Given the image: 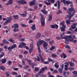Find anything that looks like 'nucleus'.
Here are the masks:
<instances>
[{
  "label": "nucleus",
  "instance_id": "nucleus-1",
  "mask_svg": "<svg viewBox=\"0 0 77 77\" xmlns=\"http://www.w3.org/2000/svg\"><path fill=\"white\" fill-rule=\"evenodd\" d=\"M43 43H44L43 45V47L44 48L45 50H47V45H48V43H46L45 41L39 39L38 42L37 43V45L38 46V51L39 53H41V48H40V45Z\"/></svg>",
  "mask_w": 77,
  "mask_h": 77
},
{
  "label": "nucleus",
  "instance_id": "nucleus-2",
  "mask_svg": "<svg viewBox=\"0 0 77 77\" xmlns=\"http://www.w3.org/2000/svg\"><path fill=\"white\" fill-rule=\"evenodd\" d=\"M75 11H74V12H73L72 13V14L71 15H67V17L69 19V20H66V24L67 25H69V24H71V21L69 20H70L71 19V17L74 16V14H75Z\"/></svg>",
  "mask_w": 77,
  "mask_h": 77
},
{
  "label": "nucleus",
  "instance_id": "nucleus-3",
  "mask_svg": "<svg viewBox=\"0 0 77 77\" xmlns=\"http://www.w3.org/2000/svg\"><path fill=\"white\" fill-rule=\"evenodd\" d=\"M18 27H19V26H18V25L17 24H15L12 26V29H13V30L14 33H15L16 32H19V29L17 28H18Z\"/></svg>",
  "mask_w": 77,
  "mask_h": 77
},
{
  "label": "nucleus",
  "instance_id": "nucleus-4",
  "mask_svg": "<svg viewBox=\"0 0 77 77\" xmlns=\"http://www.w3.org/2000/svg\"><path fill=\"white\" fill-rule=\"evenodd\" d=\"M65 32H63L60 35L61 39H71L72 38V36L71 35H66L65 36ZM63 36H65L63 37Z\"/></svg>",
  "mask_w": 77,
  "mask_h": 77
},
{
  "label": "nucleus",
  "instance_id": "nucleus-5",
  "mask_svg": "<svg viewBox=\"0 0 77 77\" xmlns=\"http://www.w3.org/2000/svg\"><path fill=\"white\" fill-rule=\"evenodd\" d=\"M25 0H22L21 1H19L18 0H16V2L18 3H21L23 5H25L27 4V2L26 1H24Z\"/></svg>",
  "mask_w": 77,
  "mask_h": 77
},
{
  "label": "nucleus",
  "instance_id": "nucleus-6",
  "mask_svg": "<svg viewBox=\"0 0 77 77\" xmlns=\"http://www.w3.org/2000/svg\"><path fill=\"white\" fill-rule=\"evenodd\" d=\"M16 47H17V45H16V44H13L11 46H10V47H8V50L12 51L13 49L15 48H16Z\"/></svg>",
  "mask_w": 77,
  "mask_h": 77
},
{
  "label": "nucleus",
  "instance_id": "nucleus-7",
  "mask_svg": "<svg viewBox=\"0 0 77 77\" xmlns=\"http://www.w3.org/2000/svg\"><path fill=\"white\" fill-rule=\"evenodd\" d=\"M8 20H6L5 22L3 23V25L4 26H5V25H7L9 23H10L11 21V18L8 17Z\"/></svg>",
  "mask_w": 77,
  "mask_h": 77
},
{
  "label": "nucleus",
  "instance_id": "nucleus-8",
  "mask_svg": "<svg viewBox=\"0 0 77 77\" xmlns=\"http://www.w3.org/2000/svg\"><path fill=\"white\" fill-rule=\"evenodd\" d=\"M74 8H69L68 11H67V12L68 14H69V15H71V12L72 11H74Z\"/></svg>",
  "mask_w": 77,
  "mask_h": 77
},
{
  "label": "nucleus",
  "instance_id": "nucleus-9",
  "mask_svg": "<svg viewBox=\"0 0 77 77\" xmlns=\"http://www.w3.org/2000/svg\"><path fill=\"white\" fill-rule=\"evenodd\" d=\"M29 5L30 6H35V5H36V0H33L30 2Z\"/></svg>",
  "mask_w": 77,
  "mask_h": 77
},
{
  "label": "nucleus",
  "instance_id": "nucleus-10",
  "mask_svg": "<svg viewBox=\"0 0 77 77\" xmlns=\"http://www.w3.org/2000/svg\"><path fill=\"white\" fill-rule=\"evenodd\" d=\"M65 44H69V41H70V42H71V41H72L73 40H74V38H72V39H65Z\"/></svg>",
  "mask_w": 77,
  "mask_h": 77
},
{
  "label": "nucleus",
  "instance_id": "nucleus-11",
  "mask_svg": "<svg viewBox=\"0 0 77 77\" xmlns=\"http://www.w3.org/2000/svg\"><path fill=\"white\" fill-rule=\"evenodd\" d=\"M50 27L52 29H55V28H57V29L58 27V26L57 25L55 24V25H50Z\"/></svg>",
  "mask_w": 77,
  "mask_h": 77
},
{
  "label": "nucleus",
  "instance_id": "nucleus-12",
  "mask_svg": "<svg viewBox=\"0 0 77 77\" xmlns=\"http://www.w3.org/2000/svg\"><path fill=\"white\" fill-rule=\"evenodd\" d=\"M41 23L42 26L44 27L45 26V19L43 20H41Z\"/></svg>",
  "mask_w": 77,
  "mask_h": 77
},
{
  "label": "nucleus",
  "instance_id": "nucleus-13",
  "mask_svg": "<svg viewBox=\"0 0 77 77\" xmlns=\"http://www.w3.org/2000/svg\"><path fill=\"white\" fill-rule=\"evenodd\" d=\"M46 1H48V2H49V3H48L47 1H44V3H45L46 5H51V3L50 2V0H46Z\"/></svg>",
  "mask_w": 77,
  "mask_h": 77
},
{
  "label": "nucleus",
  "instance_id": "nucleus-14",
  "mask_svg": "<svg viewBox=\"0 0 77 77\" xmlns=\"http://www.w3.org/2000/svg\"><path fill=\"white\" fill-rule=\"evenodd\" d=\"M13 2V0H10L8 2V3H6V5L7 6H8V5H11L12 3Z\"/></svg>",
  "mask_w": 77,
  "mask_h": 77
},
{
  "label": "nucleus",
  "instance_id": "nucleus-15",
  "mask_svg": "<svg viewBox=\"0 0 77 77\" xmlns=\"http://www.w3.org/2000/svg\"><path fill=\"white\" fill-rule=\"evenodd\" d=\"M45 71V69L44 68H42L41 70L38 72V74H40L41 73H43Z\"/></svg>",
  "mask_w": 77,
  "mask_h": 77
},
{
  "label": "nucleus",
  "instance_id": "nucleus-16",
  "mask_svg": "<svg viewBox=\"0 0 77 77\" xmlns=\"http://www.w3.org/2000/svg\"><path fill=\"white\" fill-rule=\"evenodd\" d=\"M6 60L5 59L0 60V62H2V64L5 63H6Z\"/></svg>",
  "mask_w": 77,
  "mask_h": 77
},
{
  "label": "nucleus",
  "instance_id": "nucleus-17",
  "mask_svg": "<svg viewBox=\"0 0 77 77\" xmlns=\"http://www.w3.org/2000/svg\"><path fill=\"white\" fill-rule=\"evenodd\" d=\"M77 23H73V24L72 25V29H74L76 28V24H77Z\"/></svg>",
  "mask_w": 77,
  "mask_h": 77
},
{
  "label": "nucleus",
  "instance_id": "nucleus-18",
  "mask_svg": "<svg viewBox=\"0 0 77 77\" xmlns=\"http://www.w3.org/2000/svg\"><path fill=\"white\" fill-rule=\"evenodd\" d=\"M48 18V20L49 21H51L52 20V15L51 14H49Z\"/></svg>",
  "mask_w": 77,
  "mask_h": 77
},
{
  "label": "nucleus",
  "instance_id": "nucleus-19",
  "mask_svg": "<svg viewBox=\"0 0 77 77\" xmlns=\"http://www.w3.org/2000/svg\"><path fill=\"white\" fill-rule=\"evenodd\" d=\"M39 56L42 62H44V60L43 59V58H42V55L41 54H39Z\"/></svg>",
  "mask_w": 77,
  "mask_h": 77
},
{
  "label": "nucleus",
  "instance_id": "nucleus-20",
  "mask_svg": "<svg viewBox=\"0 0 77 77\" xmlns=\"http://www.w3.org/2000/svg\"><path fill=\"white\" fill-rule=\"evenodd\" d=\"M41 34L40 33H38L36 36V39H38V38H39L41 37Z\"/></svg>",
  "mask_w": 77,
  "mask_h": 77
},
{
  "label": "nucleus",
  "instance_id": "nucleus-21",
  "mask_svg": "<svg viewBox=\"0 0 77 77\" xmlns=\"http://www.w3.org/2000/svg\"><path fill=\"white\" fill-rule=\"evenodd\" d=\"M35 26H36V25H35V24H34V25H32L31 27V28L32 30L34 31L36 30V27Z\"/></svg>",
  "mask_w": 77,
  "mask_h": 77
},
{
  "label": "nucleus",
  "instance_id": "nucleus-22",
  "mask_svg": "<svg viewBox=\"0 0 77 77\" xmlns=\"http://www.w3.org/2000/svg\"><path fill=\"white\" fill-rule=\"evenodd\" d=\"M41 12L43 13L45 15H46V14L48 13V12L47 11H45V10H43L41 11Z\"/></svg>",
  "mask_w": 77,
  "mask_h": 77
},
{
  "label": "nucleus",
  "instance_id": "nucleus-23",
  "mask_svg": "<svg viewBox=\"0 0 77 77\" xmlns=\"http://www.w3.org/2000/svg\"><path fill=\"white\" fill-rule=\"evenodd\" d=\"M35 59L34 60L35 61H36V60H37L38 62H40V57H39V56H37V59L36 57H35Z\"/></svg>",
  "mask_w": 77,
  "mask_h": 77
},
{
  "label": "nucleus",
  "instance_id": "nucleus-24",
  "mask_svg": "<svg viewBox=\"0 0 77 77\" xmlns=\"http://www.w3.org/2000/svg\"><path fill=\"white\" fill-rule=\"evenodd\" d=\"M68 63L70 64V66H73L74 65V63H73L72 62H70L69 61L68 62Z\"/></svg>",
  "mask_w": 77,
  "mask_h": 77
},
{
  "label": "nucleus",
  "instance_id": "nucleus-25",
  "mask_svg": "<svg viewBox=\"0 0 77 77\" xmlns=\"http://www.w3.org/2000/svg\"><path fill=\"white\" fill-rule=\"evenodd\" d=\"M40 16H41V20H44V19H45V18H44V15H42V14L40 13Z\"/></svg>",
  "mask_w": 77,
  "mask_h": 77
},
{
  "label": "nucleus",
  "instance_id": "nucleus-26",
  "mask_svg": "<svg viewBox=\"0 0 77 77\" xmlns=\"http://www.w3.org/2000/svg\"><path fill=\"white\" fill-rule=\"evenodd\" d=\"M13 17L14 18L15 20H17L18 18V15H13Z\"/></svg>",
  "mask_w": 77,
  "mask_h": 77
},
{
  "label": "nucleus",
  "instance_id": "nucleus-27",
  "mask_svg": "<svg viewBox=\"0 0 77 77\" xmlns=\"http://www.w3.org/2000/svg\"><path fill=\"white\" fill-rule=\"evenodd\" d=\"M58 71L59 72L60 74H62V72H63V69L59 68L58 69Z\"/></svg>",
  "mask_w": 77,
  "mask_h": 77
},
{
  "label": "nucleus",
  "instance_id": "nucleus-28",
  "mask_svg": "<svg viewBox=\"0 0 77 77\" xmlns=\"http://www.w3.org/2000/svg\"><path fill=\"white\" fill-rule=\"evenodd\" d=\"M66 3L67 5H69V4H72V2L69 1H66Z\"/></svg>",
  "mask_w": 77,
  "mask_h": 77
},
{
  "label": "nucleus",
  "instance_id": "nucleus-29",
  "mask_svg": "<svg viewBox=\"0 0 77 77\" xmlns=\"http://www.w3.org/2000/svg\"><path fill=\"white\" fill-rule=\"evenodd\" d=\"M3 42H5V44H8L9 43L7 41L6 39H4L2 41Z\"/></svg>",
  "mask_w": 77,
  "mask_h": 77
},
{
  "label": "nucleus",
  "instance_id": "nucleus-30",
  "mask_svg": "<svg viewBox=\"0 0 77 77\" xmlns=\"http://www.w3.org/2000/svg\"><path fill=\"white\" fill-rule=\"evenodd\" d=\"M54 66L56 68H58L59 67V65L57 64V63H56L54 65Z\"/></svg>",
  "mask_w": 77,
  "mask_h": 77
},
{
  "label": "nucleus",
  "instance_id": "nucleus-31",
  "mask_svg": "<svg viewBox=\"0 0 77 77\" xmlns=\"http://www.w3.org/2000/svg\"><path fill=\"white\" fill-rule=\"evenodd\" d=\"M60 29L62 32H65V28H63V27H60Z\"/></svg>",
  "mask_w": 77,
  "mask_h": 77
},
{
  "label": "nucleus",
  "instance_id": "nucleus-32",
  "mask_svg": "<svg viewBox=\"0 0 77 77\" xmlns=\"http://www.w3.org/2000/svg\"><path fill=\"white\" fill-rule=\"evenodd\" d=\"M5 55V53L4 52H2L1 53V54L0 55V58H2V57H3Z\"/></svg>",
  "mask_w": 77,
  "mask_h": 77
},
{
  "label": "nucleus",
  "instance_id": "nucleus-33",
  "mask_svg": "<svg viewBox=\"0 0 77 77\" xmlns=\"http://www.w3.org/2000/svg\"><path fill=\"white\" fill-rule=\"evenodd\" d=\"M20 24L22 26V27H28V26L24 24L21 23Z\"/></svg>",
  "mask_w": 77,
  "mask_h": 77
},
{
  "label": "nucleus",
  "instance_id": "nucleus-34",
  "mask_svg": "<svg viewBox=\"0 0 77 77\" xmlns=\"http://www.w3.org/2000/svg\"><path fill=\"white\" fill-rule=\"evenodd\" d=\"M54 48H55V46H52L51 47V48H50V50H51V51H52V50H53Z\"/></svg>",
  "mask_w": 77,
  "mask_h": 77
},
{
  "label": "nucleus",
  "instance_id": "nucleus-35",
  "mask_svg": "<svg viewBox=\"0 0 77 77\" xmlns=\"http://www.w3.org/2000/svg\"><path fill=\"white\" fill-rule=\"evenodd\" d=\"M20 15H21V16H22V17H26V14H20Z\"/></svg>",
  "mask_w": 77,
  "mask_h": 77
},
{
  "label": "nucleus",
  "instance_id": "nucleus-36",
  "mask_svg": "<svg viewBox=\"0 0 77 77\" xmlns=\"http://www.w3.org/2000/svg\"><path fill=\"white\" fill-rule=\"evenodd\" d=\"M1 69H2V70H3V71H5V68L3 66H1L0 67Z\"/></svg>",
  "mask_w": 77,
  "mask_h": 77
},
{
  "label": "nucleus",
  "instance_id": "nucleus-37",
  "mask_svg": "<svg viewBox=\"0 0 77 77\" xmlns=\"http://www.w3.org/2000/svg\"><path fill=\"white\" fill-rule=\"evenodd\" d=\"M51 56L53 57H54V58H55L57 57V55H56V54H52Z\"/></svg>",
  "mask_w": 77,
  "mask_h": 77
},
{
  "label": "nucleus",
  "instance_id": "nucleus-38",
  "mask_svg": "<svg viewBox=\"0 0 77 77\" xmlns=\"http://www.w3.org/2000/svg\"><path fill=\"white\" fill-rule=\"evenodd\" d=\"M68 70H69V71H71V70H74V68L73 67L71 68V67H69L68 68Z\"/></svg>",
  "mask_w": 77,
  "mask_h": 77
},
{
  "label": "nucleus",
  "instance_id": "nucleus-39",
  "mask_svg": "<svg viewBox=\"0 0 77 77\" xmlns=\"http://www.w3.org/2000/svg\"><path fill=\"white\" fill-rule=\"evenodd\" d=\"M29 68V65H26L25 66H24L23 68L25 69H27V68Z\"/></svg>",
  "mask_w": 77,
  "mask_h": 77
},
{
  "label": "nucleus",
  "instance_id": "nucleus-40",
  "mask_svg": "<svg viewBox=\"0 0 77 77\" xmlns=\"http://www.w3.org/2000/svg\"><path fill=\"white\" fill-rule=\"evenodd\" d=\"M54 41L52 40L51 41H50L49 42V44L50 45H51L52 44H54Z\"/></svg>",
  "mask_w": 77,
  "mask_h": 77
},
{
  "label": "nucleus",
  "instance_id": "nucleus-41",
  "mask_svg": "<svg viewBox=\"0 0 77 77\" xmlns=\"http://www.w3.org/2000/svg\"><path fill=\"white\" fill-rule=\"evenodd\" d=\"M33 48H30V49L29 50V53H31L33 51Z\"/></svg>",
  "mask_w": 77,
  "mask_h": 77
},
{
  "label": "nucleus",
  "instance_id": "nucleus-42",
  "mask_svg": "<svg viewBox=\"0 0 77 77\" xmlns=\"http://www.w3.org/2000/svg\"><path fill=\"white\" fill-rule=\"evenodd\" d=\"M48 62H53V59H51L49 58H48Z\"/></svg>",
  "mask_w": 77,
  "mask_h": 77
},
{
  "label": "nucleus",
  "instance_id": "nucleus-43",
  "mask_svg": "<svg viewBox=\"0 0 77 77\" xmlns=\"http://www.w3.org/2000/svg\"><path fill=\"white\" fill-rule=\"evenodd\" d=\"M62 14V12L60 10H59L57 12V14Z\"/></svg>",
  "mask_w": 77,
  "mask_h": 77
},
{
  "label": "nucleus",
  "instance_id": "nucleus-44",
  "mask_svg": "<svg viewBox=\"0 0 77 77\" xmlns=\"http://www.w3.org/2000/svg\"><path fill=\"white\" fill-rule=\"evenodd\" d=\"M63 59H65L66 57H67V56H66V55H65V54L64 53H63Z\"/></svg>",
  "mask_w": 77,
  "mask_h": 77
},
{
  "label": "nucleus",
  "instance_id": "nucleus-45",
  "mask_svg": "<svg viewBox=\"0 0 77 77\" xmlns=\"http://www.w3.org/2000/svg\"><path fill=\"white\" fill-rule=\"evenodd\" d=\"M66 48H68V49H70V47L68 45H65Z\"/></svg>",
  "mask_w": 77,
  "mask_h": 77
},
{
  "label": "nucleus",
  "instance_id": "nucleus-46",
  "mask_svg": "<svg viewBox=\"0 0 77 77\" xmlns=\"http://www.w3.org/2000/svg\"><path fill=\"white\" fill-rule=\"evenodd\" d=\"M72 73L74 75H77V71H74L72 72Z\"/></svg>",
  "mask_w": 77,
  "mask_h": 77
},
{
  "label": "nucleus",
  "instance_id": "nucleus-47",
  "mask_svg": "<svg viewBox=\"0 0 77 77\" xmlns=\"http://www.w3.org/2000/svg\"><path fill=\"white\" fill-rule=\"evenodd\" d=\"M65 64V67H66V68L68 67V63L66 62L64 63V64Z\"/></svg>",
  "mask_w": 77,
  "mask_h": 77
},
{
  "label": "nucleus",
  "instance_id": "nucleus-48",
  "mask_svg": "<svg viewBox=\"0 0 77 77\" xmlns=\"http://www.w3.org/2000/svg\"><path fill=\"white\" fill-rule=\"evenodd\" d=\"M12 75H17V73L15 72H13L12 73Z\"/></svg>",
  "mask_w": 77,
  "mask_h": 77
},
{
  "label": "nucleus",
  "instance_id": "nucleus-49",
  "mask_svg": "<svg viewBox=\"0 0 77 77\" xmlns=\"http://www.w3.org/2000/svg\"><path fill=\"white\" fill-rule=\"evenodd\" d=\"M30 48H33V43L30 44Z\"/></svg>",
  "mask_w": 77,
  "mask_h": 77
},
{
  "label": "nucleus",
  "instance_id": "nucleus-50",
  "mask_svg": "<svg viewBox=\"0 0 77 77\" xmlns=\"http://www.w3.org/2000/svg\"><path fill=\"white\" fill-rule=\"evenodd\" d=\"M29 24H31V23H33V21L31 20H30L28 22Z\"/></svg>",
  "mask_w": 77,
  "mask_h": 77
},
{
  "label": "nucleus",
  "instance_id": "nucleus-51",
  "mask_svg": "<svg viewBox=\"0 0 77 77\" xmlns=\"http://www.w3.org/2000/svg\"><path fill=\"white\" fill-rule=\"evenodd\" d=\"M64 24H65V21H63L62 22L60 23V25H62V26L64 25Z\"/></svg>",
  "mask_w": 77,
  "mask_h": 77
},
{
  "label": "nucleus",
  "instance_id": "nucleus-52",
  "mask_svg": "<svg viewBox=\"0 0 77 77\" xmlns=\"http://www.w3.org/2000/svg\"><path fill=\"white\" fill-rule=\"evenodd\" d=\"M27 62H28V63H29V64H31V60H27Z\"/></svg>",
  "mask_w": 77,
  "mask_h": 77
},
{
  "label": "nucleus",
  "instance_id": "nucleus-53",
  "mask_svg": "<svg viewBox=\"0 0 77 77\" xmlns=\"http://www.w3.org/2000/svg\"><path fill=\"white\" fill-rule=\"evenodd\" d=\"M43 63L44 64H49V63L48 61H44Z\"/></svg>",
  "mask_w": 77,
  "mask_h": 77
},
{
  "label": "nucleus",
  "instance_id": "nucleus-54",
  "mask_svg": "<svg viewBox=\"0 0 77 77\" xmlns=\"http://www.w3.org/2000/svg\"><path fill=\"white\" fill-rule=\"evenodd\" d=\"M34 9L35 10H37L38 9V6L35 5L34 7Z\"/></svg>",
  "mask_w": 77,
  "mask_h": 77
},
{
  "label": "nucleus",
  "instance_id": "nucleus-55",
  "mask_svg": "<svg viewBox=\"0 0 77 77\" xmlns=\"http://www.w3.org/2000/svg\"><path fill=\"white\" fill-rule=\"evenodd\" d=\"M12 61H9L8 62V65H11V64H12Z\"/></svg>",
  "mask_w": 77,
  "mask_h": 77
},
{
  "label": "nucleus",
  "instance_id": "nucleus-56",
  "mask_svg": "<svg viewBox=\"0 0 77 77\" xmlns=\"http://www.w3.org/2000/svg\"><path fill=\"white\" fill-rule=\"evenodd\" d=\"M23 57L22 55H19V58H20V59H22V58H23Z\"/></svg>",
  "mask_w": 77,
  "mask_h": 77
},
{
  "label": "nucleus",
  "instance_id": "nucleus-57",
  "mask_svg": "<svg viewBox=\"0 0 77 77\" xmlns=\"http://www.w3.org/2000/svg\"><path fill=\"white\" fill-rule=\"evenodd\" d=\"M45 41L47 42L50 41V38H47L45 39Z\"/></svg>",
  "mask_w": 77,
  "mask_h": 77
},
{
  "label": "nucleus",
  "instance_id": "nucleus-58",
  "mask_svg": "<svg viewBox=\"0 0 77 77\" xmlns=\"http://www.w3.org/2000/svg\"><path fill=\"white\" fill-rule=\"evenodd\" d=\"M57 71L56 70H54L53 73H54V74H56V73H57Z\"/></svg>",
  "mask_w": 77,
  "mask_h": 77
},
{
  "label": "nucleus",
  "instance_id": "nucleus-59",
  "mask_svg": "<svg viewBox=\"0 0 77 77\" xmlns=\"http://www.w3.org/2000/svg\"><path fill=\"white\" fill-rule=\"evenodd\" d=\"M57 2L58 5H60V2L59 0L57 1Z\"/></svg>",
  "mask_w": 77,
  "mask_h": 77
},
{
  "label": "nucleus",
  "instance_id": "nucleus-60",
  "mask_svg": "<svg viewBox=\"0 0 77 77\" xmlns=\"http://www.w3.org/2000/svg\"><path fill=\"white\" fill-rule=\"evenodd\" d=\"M24 40H25V38H21V39H20L19 41H22L23 42H24Z\"/></svg>",
  "mask_w": 77,
  "mask_h": 77
},
{
  "label": "nucleus",
  "instance_id": "nucleus-61",
  "mask_svg": "<svg viewBox=\"0 0 77 77\" xmlns=\"http://www.w3.org/2000/svg\"><path fill=\"white\" fill-rule=\"evenodd\" d=\"M35 71H38L39 69L38 68H36L35 69Z\"/></svg>",
  "mask_w": 77,
  "mask_h": 77
},
{
  "label": "nucleus",
  "instance_id": "nucleus-62",
  "mask_svg": "<svg viewBox=\"0 0 77 77\" xmlns=\"http://www.w3.org/2000/svg\"><path fill=\"white\" fill-rule=\"evenodd\" d=\"M5 74L6 75L7 77H9V74H8V72H6L5 73Z\"/></svg>",
  "mask_w": 77,
  "mask_h": 77
},
{
  "label": "nucleus",
  "instance_id": "nucleus-63",
  "mask_svg": "<svg viewBox=\"0 0 77 77\" xmlns=\"http://www.w3.org/2000/svg\"><path fill=\"white\" fill-rule=\"evenodd\" d=\"M21 45H22L23 46H24V45H26V44L24 42H22Z\"/></svg>",
  "mask_w": 77,
  "mask_h": 77
},
{
  "label": "nucleus",
  "instance_id": "nucleus-64",
  "mask_svg": "<svg viewBox=\"0 0 77 77\" xmlns=\"http://www.w3.org/2000/svg\"><path fill=\"white\" fill-rule=\"evenodd\" d=\"M14 69L15 71H18V68H14Z\"/></svg>",
  "mask_w": 77,
  "mask_h": 77
}]
</instances>
